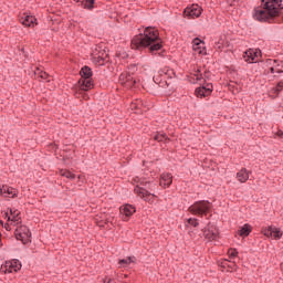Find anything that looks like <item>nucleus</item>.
Returning a JSON list of instances; mask_svg holds the SVG:
<instances>
[{
    "label": "nucleus",
    "mask_w": 283,
    "mask_h": 283,
    "mask_svg": "<svg viewBox=\"0 0 283 283\" xmlns=\"http://www.w3.org/2000/svg\"><path fill=\"white\" fill-rule=\"evenodd\" d=\"M188 224H190V227H199L200 226V222H198V219L196 218H190L188 219Z\"/></svg>",
    "instance_id": "obj_30"
},
{
    "label": "nucleus",
    "mask_w": 283,
    "mask_h": 283,
    "mask_svg": "<svg viewBox=\"0 0 283 283\" xmlns=\"http://www.w3.org/2000/svg\"><path fill=\"white\" fill-rule=\"evenodd\" d=\"M129 54H127L126 52L123 53L122 59H128Z\"/></svg>",
    "instance_id": "obj_37"
},
{
    "label": "nucleus",
    "mask_w": 283,
    "mask_h": 283,
    "mask_svg": "<svg viewBox=\"0 0 283 283\" xmlns=\"http://www.w3.org/2000/svg\"><path fill=\"white\" fill-rule=\"evenodd\" d=\"M35 76H38L39 78H41L42 81H48V83H50V74H48L44 71H41L40 69H36V71L34 72Z\"/></svg>",
    "instance_id": "obj_24"
},
{
    "label": "nucleus",
    "mask_w": 283,
    "mask_h": 283,
    "mask_svg": "<svg viewBox=\"0 0 283 283\" xmlns=\"http://www.w3.org/2000/svg\"><path fill=\"white\" fill-rule=\"evenodd\" d=\"M60 176H63V178H67L69 180H74V178H76V175L65 169L60 170Z\"/></svg>",
    "instance_id": "obj_25"
},
{
    "label": "nucleus",
    "mask_w": 283,
    "mask_h": 283,
    "mask_svg": "<svg viewBox=\"0 0 283 283\" xmlns=\"http://www.w3.org/2000/svg\"><path fill=\"white\" fill-rule=\"evenodd\" d=\"M19 193V190L12 188L9 186L7 189V198H17V195Z\"/></svg>",
    "instance_id": "obj_28"
},
{
    "label": "nucleus",
    "mask_w": 283,
    "mask_h": 283,
    "mask_svg": "<svg viewBox=\"0 0 283 283\" xmlns=\"http://www.w3.org/2000/svg\"><path fill=\"white\" fill-rule=\"evenodd\" d=\"M213 92V84L207 83L198 88H196L195 94L197 98H207V96H211V93Z\"/></svg>",
    "instance_id": "obj_8"
},
{
    "label": "nucleus",
    "mask_w": 283,
    "mask_h": 283,
    "mask_svg": "<svg viewBox=\"0 0 283 283\" xmlns=\"http://www.w3.org/2000/svg\"><path fill=\"white\" fill-rule=\"evenodd\" d=\"M171 182H174V176L169 172H164L159 181L160 187H171Z\"/></svg>",
    "instance_id": "obj_11"
},
{
    "label": "nucleus",
    "mask_w": 283,
    "mask_h": 283,
    "mask_svg": "<svg viewBox=\"0 0 283 283\" xmlns=\"http://www.w3.org/2000/svg\"><path fill=\"white\" fill-rule=\"evenodd\" d=\"M153 138H154V140H157V143H163L164 140H169V137H167V134H165V133H156Z\"/></svg>",
    "instance_id": "obj_26"
},
{
    "label": "nucleus",
    "mask_w": 283,
    "mask_h": 283,
    "mask_svg": "<svg viewBox=\"0 0 283 283\" xmlns=\"http://www.w3.org/2000/svg\"><path fill=\"white\" fill-rule=\"evenodd\" d=\"M120 213H123L126 218H130V216H134V213H136V208L132 205H125L120 209Z\"/></svg>",
    "instance_id": "obj_15"
},
{
    "label": "nucleus",
    "mask_w": 283,
    "mask_h": 283,
    "mask_svg": "<svg viewBox=\"0 0 283 283\" xmlns=\"http://www.w3.org/2000/svg\"><path fill=\"white\" fill-rule=\"evenodd\" d=\"M8 188L9 186H0V196H3L4 198H8Z\"/></svg>",
    "instance_id": "obj_32"
},
{
    "label": "nucleus",
    "mask_w": 283,
    "mask_h": 283,
    "mask_svg": "<svg viewBox=\"0 0 283 283\" xmlns=\"http://www.w3.org/2000/svg\"><path fill=\"white\" fill-rule=\"evenodd\" d=\"M253 231V227L251 224L245 223L241 229L239 230V235L241 238H248V235H251V232Z\"/></svg>",
    "instance_id": "obj_16"
},
{
    "label": "nucleus",
    "mask_w": 283,
    "mask_h": 283,
    "mask_svg": "<svg viewBox=\"0 0 283 283\" xmlns=\"http://www.w3.org/2000/svg\"><path fill=\"white\" fill-rule=\"evenodd\" d=\"M77 3H81L82 8L86 10H92L94 8L95 0H76Z\"/></svg>",
    "instance_id": "obj_19"
},
{
    "label": "nucleus",
    "mask_w": 283,
    "mask_h": 283,
    "mask_svg": "<svg viewBox=\"0 0 283 283\" xmlns=\"http://www.w3.org/2000/svg\"><path fill=\"white\" fill-rule=\"evenodd\" d=\"M276 136H279V137H280V136H283V132H282V130H277V132H276Z\"/></svg>",
    "instance_id": "obj_39"
},
{
    "label": "nucleus",
    "mask_w": 283,
    "mask_h": 283,
    "mask_svg": "<svg viewBox=\"0 0 283 283\" xmlns=\"http://www.w3.org/2000/svg\"><path fill=\"white\" fill-rule=\"evenodd\" d=\"M196 81H203L207 83V81H211V73L209 71H206L203 74L200 72V69L197 70V74H195Z\"/></svg>",
    "instance_id": "obj_14"
},
{
    "label": "nucleus",
    "mask_w": 283,
    "mask_h": 283,
    "mask_svg": "<svg viewBox=\"0 0 283 283\" xmlns=\"http://www.w3.org/2000/svg\"><path fill=\"white\" fill-rule=\"evenodd\" d=\"M211 209H213V203L208 200H200L191 205L188 211L192 213V216H200L202 218V216H207Z\"/></svg>",
    "instance_id": "obj_4"
},
{
    "label": "nucleus",
    "mask_w": 283,
    "mask_h": 283,
    "mask_svg": "<svg viewBox=\"0 0 283 283\" xmlns=\"http://www.w3.org/2000/svg\"><path fill=\"white\" fill-rule=\"evenodd\" d=\"M93 63H96V65H105L107 60H105V57H101V55H97L95 51L93 52Z\"/></svg>",
    "instance_id": "obj_23"
},
{
    "label": "nucleus",
    "mask_w": 283,
    "mask_h": 283,
    "mask_svg": "<svg viewBox=\"0 0 283 283\" xmlns=\"http://www.w3.org/2000/svg\"><path fill=\"white\" fill-rule=\"evenodd\" d=\"M78 83H80L81 92H90V90H92V87H94V81H92V78L80 80Z\"/></svg>",
    "instance_id": "obj_12"
},
{
    "label": "nucleus",
    "mask_w": 283,
    "mask_h": 283,
    "mask_svg": "<svg viewBox=\"0 0 283 283\" xmlns=\"http://www.w3.org/2000/svg\"><path fill=\"white\" fill-rule=\"evenodd\" d=\"M134 262H136V258L128 256L127 259H120L118 264L125 268V266H129V264H133Z\"/></svg>",
    "instance_id": "obj_22"
},
{
    "label": "nucleus",
    "mask_w": 283,
    "mask_h": 283,
    "mask_svg": "<svg viewBox=\"0 0 283 283\" xmlns=\"http://www.w3.org/2000/svg\"><path fill=\"white\" fill-rule=\"evenodd\" d=\"M1 273L8 274V273H17L18 271H21V261L13 259L11 261H6L1 268Z\"/></svg>",
    "instance_id": "obj_5"
},
{
    "label": "nucleus",
    "mask_w": 283,
    "mask_h": 283,
    "mask_svg": "<svg viewBox=\"0 0 283 283\" xmlns=\"http://www.w3.org/2000/svg\"><path fill=\"white\" fill-rule=\"evenodd\" d=\"M283 90V82H279L276 86L273 88L274 94H280Z\"/></svg>",
    "instance_id": "obj_31"
},
{
    "label": "nucleus",
    "mask_w": 283,
    "mask_h": 283,
    "mask_svg": "<svg viewBox=\"0 0 283 283\" xmlns=\"http://www.w3.org/2000/svg\"><path fill=\"white\" fill-rule=\"evenodd\" d=\"M119 78L124 81L125 87H134V85H136V80L130 73H123Z\"/></svg>",
    "instance_id": "obj_10"
},
{
    "label": "nucleus",
    "mask_w": 283,
    "mask_h": 283,
    "mask_svg": "<svg viewBox=\"0 0 283 283\" xmlns=\"http://www.w3.org/2000/svg\"><path fill=\"white\" fill-rule=\"evenodd\" d=\"M104 283H116V280H114V279H105Z\"/></svg>",
    "instance_id": "obj_36"
},
{
    "label": "nucleus",
    "mask_w": 283,
    "mask_h": 283,
    "mask_svg": "<svg viewBox=\"0 0 283 283\" xmlns=\"http://www.w3.org/2000/svg\"><path fill=\"white\" fill-rule=\"evenodd\" d=\"M237 179L239 182H247V180H249V171L247 168H242L239 172H237Z\"/></svg>",
    "instance_id": "obj_18"
},
{
    "label": "nucleus",
    "mask_w": 283,
    "mask_h": 283,
    "mask_svg": "<svg viewBox=\"0 0 283 283\" xmlns=\"http://www.w3.org/2000/svg\"><path fill=\"white\" fill-rule=\"evenodd\" d=\"M15 240H21L22 244H28L30 242V238H32V232H30V228L27 226H21L14 231Z\"/></svg>",
    "instance_id": "obj_6"
},
{
    "label": "nucleus",
    "mask_w": 283,
    "mask_h": 283,
    "mask_svg": "<svg viewBox=\"0 0 283 283\" xmlns=\"http://www.w3.org/2000/svg\"><path fill=\"white\" fill-rule=\"evenodd\" d=\"M271 74H275V67L270 69Z\"/></svg>",
    "instance_id": "obj_40"
},
{
    "label": "nucleus",
    "mask_w": 283,
    "mask_h": 283,
    "mask_svg": "<svg viewBox=\"0 0 283 283\" xmlns=\"http://www.w3.org/2000/svg\"><path fill=\"white\" fill-rule=\"evenodd\" d=\"M229 258H238V250L237 249H229L228 250Z\"/></svg>",
    "instance_id": "obj_34"
},
{
    "label": "nucleus",
    "mask_w": 283,
    "mask_h": 283,
    "mask_svg": "<svg viewBox=\"0 0 283 283\" xmlns=\"http://www.w3.org/2000/svg\"><path fill=\"white\" fill-rule=\"evenodd\" d=\"M263 234L266 235V238L273 237V227H269L268 229L263 230Z\"/></svg>",
    "instance_id": "obj_33"
},
{
    "label": "nucleus",
    "mask_w": 283,
    "mask_h": 283,
    "mask_svg": "<svg viewBox=\"0 0 283 283\" xmlns=\"http://www.w3.org/2000/svg\"><path fill=\"white\" fill-rule=\"evenodd\" d=\"M252 59V61H255V57H251Z\"/></svg>",
    "instance_id": "obj_42"
},
{
    "label": "nucleus",
    "mask_w": 283,
    "mask_h": 283,
    "mask_svg": "<svg viewBox=\"0 0 283 283\" xmlns=\"http://www.w3.org/2000/svg\"><path fill=\"white\" fill-rule=\"evenodd\" d=\"M283 71H277L279 74H282Z\"/></svg>",
    "instance_id": "obj_41"
},
{
    "label": "nucleus",
    "mask_w": 283,
    "mask_h": 283,
    "mask_svg": "<svg viewBox=\"0 0 283 283\" xmlns=\"http://www.w3.org/2000/svg\"><path fill=\"white\" fill-rule=\"evenodd\" d=\"M130 109H140V101L133 102L130 104Z\"/></svg>",
    "instance_id": "obj_35"
},
{
    "label": "nucleus",
    "mask_w": 283,
    "mask_h": 283,
    "mask_svg": "<svg viewBox=\"0 0 283 283\" xmlns=\"http://www.w3.org/2000/svg\"><path fill=\"white\" fill-rule=\"evenodd\" d=\"M130 45L133 50H147L150 54H158L163 50V41L160 34L155 28L148 27L144 33H139L132 39Z\"/></svg>",
    "instance_id": "obj_1"
},
{
    "label": "nucleus",
    "mask_w": 283,
    "mask_h": 283,
    "mask_svg": "<svg viewBox=\"0 0 283 283\" xmlns=\"http://www.w3.org/2000/svg\"><path fill=\"white\" fill-rule=\"evenodd\" d=\"M134 181L137 184L134 191L145 200L146 202H154V199L156 198V195L149 192L148 189H151V187H156V184H150L149 181H145V179H140L136 177Z\"/></svg>",
    "instance_id": "obj_3"
},
{
    "label": "nucleus",
    "mask_w": 283,
    "mask_h": 283,
    "mask_svg": "<svg viewBox=\"0 0 283 283\" xmlns=\"http://www.w3.org/2000/svg\"><path fill=\"white\" fill-rule=\"evenodd\" d=\"M159 74H160V76H163V74H164V76H167V73L165 72V70L159 71Z\"/></svg>",
    "instance_id": "obj_38"
},
{
    "label": "nucleus",
    "mask_w": 283,
    "mask_h": 283,
    "mask_svg": "<svg viewBox=\"0 0 283 283\" xmlns=\"http://www.w3.org/2000/svg\"><path fill=\"white\" fill-rule=\"evenodd\" d=\"M203 235L207 240H216L220 232L216 229V226L208 223L203 230Z\"/></svg>",
    "instance_id": "obj_9"
},
{
    "label": "nucleus",
    "mask_w": 283,
    "mask_h": 283,
    "mask_svg": "<svg viewBox=\"0 0 283 283\" xmlns=\"http://www.w3.org/2000/svg\"><path fill=\"white\" fill-rule=\"evenodd\" d=\"M283 235L282 230L277 229V228H272V238L274 240H280Z\"/></svg>",
    "instance_id": "obj_27"
},
{
    "label": "nucleus",
    "mask_w": 283,
    "mask_h": 283,
    "mask_svg": "<svg viewBox=\"0 0 283 283\" xmlns=\"http://www.w3.org/2000/svg\"><path fill=\"white\" fill-rule=\"evenodd\" d=\"M10 213L11 216H8V213H6L8 220H11L12 222H19V220H21L20 213L19 211H12V209H10Z\"/></svg>",
    "instance_id": "obj_21"
},
{
    "label": "nucleus",
    "mask_w": 283,
    "mask_h": 283,
    "mask_svg": "<svg viewBox=\"0 0 283 283\" xmlns=\"http://www.w3.org/2000/svg\"><path fill=\"white\" fill-rule=\"evenodd\" d=\"M282 0H261V6L254 8L253 19L261 23H273L280 17Z\"/></svg>",
    "instance_id": "obj_2"
},
{
    "label": "nucleus",
    "mask_w": 283,
    "mask_h": 283,
    "mask_svg": "<svg viewBox=\"0 0 283 283\" xmlns=\"http://www.w3.org/2000/svg\"><path fill=\"white\" fill-rule=\"evenodd\" d=\"M36 21V18L23 13V15L20 18V22L22 25H25V28H31V25Z\"/></svg>",
    "instance_id": "obj_13"
},
{
    "label": "nucleus",
    "mask_w": 283,
    "mask_h": 283,
    "mask_svg": "<svg viewBox=\"0 0 283 283\" xmlns=\"http://www.w3.org/2000/svg\"><path fill=\"white\" fill-rule=\"evenodd\" d=\"M202 14V7L198 4H191L184 10V17L186 19H198Z\"/></svg>",
    "instance_id": "obj_7"
},
{
    "label": "nucleus",
    "mask_w": 283,
    "mask_h": 283,
    "mask_svg": "<svg viewBox=\"0 0 283 283\" xmlns=\"http://www.w3.org/2000/svg\"><path fill=\"white\" fill-rule=\"evenodd\" d=\"M202 43H205V42H202V40H200L199 38H196L193 40V48H195V50H200V45H202Z\"/></svg>",
    "instance_id": "obj_29"
},
{
    "label": "nucleus",
    "mask_w": 283,
    "mask_h": 283,
    "mask_svg": "<svg viewBox=\"0 0 283 283\" xmlns=\"http://www.w3.org/2000/svg\"><path fill=\"white\" fill-rule=\"evenodd\" d=\"M92 67L85 65L81 69L80 75L82 76V80L92 78L93 76Z\"/></svg>",
    "instance_id": "obj_17"
},
{
    "label": "nucleus",
    "mask_w": 283,
    "mask_h": 283,
    "mask_svg": "<svg viewBox=\"0 0 283 283\" xmlns=\"http://www.w3.org/2000/svg\"><path fill=\"white\" fill-rule=\"evenodd\" d=\"M94 52H96L97 56H101L102 59H105V61H109V55L107 54L105 49H103L101 46H96Z\"/></svg>",
    "instance_id": "obj_20"
}]
</instances>
